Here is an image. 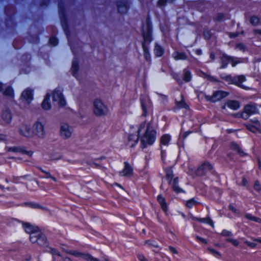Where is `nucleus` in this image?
Returning a JSON list of instances; mask_svg holds the SVG:
<instances>
[{
	"label": "nucleus",
	"instance_id": "nucleus-1",
	"mask_svg": "<svg viewBox=\"0 0 261 261\" xmlns=\"http://www.w3.org/2000/svg\"><path fill=\"white\" fill-rule=\"evenodd\" d=\"M141 32L143 37L142 47L143 50L144 57L147 61H151V55L146 43L149 44L153 40V24L150 16L148 14L145 22H142Z\"/></svg>",
	"mask_w": 261,
	"mask_h": 261
},
{
	"label": "nucleus",
	"instance_id": "nucleus-2",
	"mask_svg": "<svg viewBox=\"0 0 261 261\" xmlns=\"http://www.w3.org/2000/svg\"><path fill=\"white\" fill-rule=\"evenodd\" d=\"M19 134L26 137H32L35 136L38 138H43L45 136L44 125L39 120L36 121L32 128L30 125L22 124L19 128Z\"/></svg>",
	"mask_w": 261,
	"mask_h": 261
},
{
	"label": "nucleus",
	"instance_id": "nucleus-3",
	"mask_svg": "<svg viewBox=\"0 0 261 261\" xmlns=\"http://www.w3.org/2000/svg\"><path fill=\"white\" fill-rule=\"evenodd\" d=\"M29 240L33 244L36 243L42 248L44 252L50 253L53 256L55 255L60 256V253L57 249L49 246V242L46 235L42 232L41 230L35 236H31V237H29Z\"/></svg>",
	"mask_w": 261,
	"mask_h": 261
},
{
	"label": "nucleus",
	"instance_id": "nucleus-4",
	"mask_svg": "<svg viewBox=\"0 0 261 261\" xmlns=\"http://www.w3.org/2000/svg\"><path fill=\"white\" fill-rule=\"evenodd\" d=\"M157 131L151 124V122L147 123L145 132L140 138V147L144 149L148 146L153 145L156 141Z\"/></svg>",
	"mask_w": 261,
	"mask_h": 261
},
{
	"label": "nucleus",
	"instance_id": "nucleus-5",
	"mask_svg": "<svg viewBox=\"0 0 261 261\" xmlns=\"http://www.w3.org/2000/svg\"><path fill=\"white\" fill-rule=\"evenodd\" d=\"M4 12L7 17L5 23L6 29L11 34L15 32L17 23L15 21L16 13L15 7L13 5H8L4 7Z\"/></svg>",
	"mask_w": 261,
	"mask_h": 261
},
{
	"label": "nucleus",
	"instance_id": "nucleus-6",
	"mask_svg": "<svg viewBox=\"0 0 261 261\" xmlns=\"http://www.w3.org/2000/svg\"><path fill=\"white\" fill-rule=\"evenodd\" d=\"M165 178L169 185L171 186L173 192L176 194L186 193V191L179 185V177H174L172 166H168L164 168Z\"/></svg>",
	"mask_w": 261,
	"mask_h": 261
},
{
	"label": "nucleus",
	"instance_id": "nucleus-7",
	"mask_svg": "<svg viewBox=\"0 0 261 261\" xmlns=\"http://www.w3.org/2000/svg\"><path fill=\"white\" fill-rule=\"evenodd\" d=\"M145 124L146 121H143L139 125H131L130 126V133L127 137V144L130 148H134L140 140L141 132L145 127Z\"/></svg>",
	"mask_w": 261,
	"mask_h": 261
},
{
	"label": "nucleus",
	"instance_id": "nucleus-8",
	"mask_svg": "<svg viewBox=\"0 0 261 261\" xmlns=\"http://www.w3.org/2000/svg\"><path fill=\"white\" fill-rule=\"evenodd\" d=\"M58 13L61 26L65 34L68 37L70 35V29L64 0H59L58 2Z\"/></svg>",
	"mask_w": 261,
	"mask_h": 261
},
{
	"label": "nucleus",
	"instance_id": "nucleus-9",
	"mask_svg": "<svg viewBox=\"0 0 261 261\" xmlns=\"http://www.w3.org/2000/svg\"><path fill=\"white\" fill-rule=\"evenodd\" d=\"M229 93L222 90H217L213 92L212 95H206L205 98L207 101L211 103H216L221 101L222 99L227 97Z\"/></svg>",
	"mask_w": 261,
	"mask_h": 261
},
{
	"label": "nucleus",
	"instance_id": "nucleus-10",
	"mask_svg": "<svg viewBox=\"0 0 261 261\" xmlns=\"http://www.w3.org/2000/svg\"><path fill=\"white\" fill-rule=\"evenodd\" d=\"M108 112V107L98 98L94 100L93 102V113L96 116H105Z\"/></svg>",
	"mask_w": 261,
	"mask_h": 261
},
{
	"label": "nucleus",
	"instance_id": "nucleus-11",
	"mask_svg": "<svg viewBox=\"0 0 261 261\" xmlns=\"http://www.w3.org/2000/svg\"><path fill=\"white\" fill-rule=\"evenodd\" d=\"M116 5L118 13L122 15H126L130 8L128 0H117L116 2Z\"/></svg>",
	"mask_w": 261,
	"mask_h": 261
},
{
	"label": "nucleus",
	"instance_id": "nucleus-12",
	"mask_svg": "<svg viewBox=\"0 0 261 261\" xmlns=\"http://www.w3.org/2000/svg\"><path fill=\"white\" fill-rule=\"evenodd\" d=\"M22 224V227L25 233L30 234L29 237L31 236H35L38 232L40 231V227L35 225H33L30 222L20 221Z\"/></svg>",
	"mask_w": 261,
	"mask_h": 261
},
{
	"label": "nucleus",
	"instance_id": "nucleus-13",
	"mask_svg": "<svg viewBox=\"0 0 261 261\" xmlns=\"http://www.w3.org/2000/svg\"><path fill=\"white\" fill-rule=\"evenodd\" d=\"M243 110L247 119H248L251 116L259 113V111L257 107V104L254 102H250L245 105Z\"/></svg>",
	"mask_w": 261,
	"mask_h": 261
},
{
	"label": "nucleus",
	"instance_id": "nucleus-14",
	"mask_svg": "<svg viewBox=\"0 0 261 261\" xmlns=\"http://www.w3.org/2000/svg\"><path fill=\"white\" fill-rule=\"evenodd\" d=\"M213 169V165L208 161L202 162L197 168L196 173L198 176H203L206 175L208 171L212 170Z\"/></svg>",
	"mask_w": 261,
	"mask_h": 261
},
{
	"label": "nucleus",
	"instance_id": "nucleus-15",
	"mask_svg": "<svg viewBox=\"0 0 261 261\" xmlns=\"http://www.w3.org/2000/svg\"><path fill=\"white\" fill-rule=\"evenodd\" d=\"M141 108L142 110V116L146 117L148 115V110L152 109V103L149 99L147 101L143 97L140 98Z\"/></svg>",
	"mask_w": 261,
	"mask_h": 261
},
{
	"label": "nucleus",
	"instance_id": "nucleus-16",
	"mask_svg": "<svg viewBox=\"0 0 261 261\" xmlns=\"http://www.w3.org/2000/svg\"><path fill=\"white\" fill-rule=\"evenodd\" d=\"M183 75L182 79L179 77L178 75H176L174 78L176 80L178 84L181 83L182 80L185 83H189L191 81L192 79V74L190 69L188 68H185L183 69Z\"/></svg>",
	"mask_w": 261,
	"mask_h": 261
},
{
	"label": "nucleus",
	"instance_id": "nucleus-17",
	"mask_svg": "<svg viewBox=\"0 0 261 261\" xmlns=\"http://www.w3.org/2000/svg\"><path fill=\"white\" fill-rule=\"evenodd\" d=\"M134 170L128 162H124V168L119 172V175L125 177H130L133 175Z\"/></svg>",
	"mask_w": 261,
	"mask_h": 261
},
{
	"label": "nucleus",
	"instance_id": "nucleus-18",
	"mask_svg": "<svg viewBox=\"0 0 261 261\" xmlns=\"http://www.w3.org/2000/svg\"><path fill=\"white\" fill-rule=\"evenodd\" d=\"M60 136L64 139L69 138L72 135V132L69 128V125L66 123H62L60 130Z\"/></svg>",
	"mask_w": 261,
	"mask_h": 261
},
{
	"label": "nucleus",
	"instance_id": "nucleus-19",
	"mask_svg": "<svg viewBox=\"0 0 261 261\" xmlns=\"http://www.w3.org/2000/svg\"><path fill=\"white\" fill-rule=\"evenodd\" d=\"M229 148L231 150L234 151L241 157L246 156L248 155V154L245 152L241 148L240 145L234 141L230 142Z\"/></svg>",
	"mask_w": 261,
	"mask_h": 261
},
{
	"label": "nucleus",
	"instance_id": "nucleus-20",
	"mask_svg": "<svg viewBox=\"0 0 261 261\" xmlns=\"http://www.w3.org/2000/svg\"><path fill=\"white\" fill-rule=\"evenodd\" d=\"M21 97L28 103H30L34 99V90L30 88H27L22 92Z\"/></svg>",
	"mask_w": 261,
	"mask_h": 261
},
{
	"label": "nucleus",
	"instance_id": "nucleus-21",
	"mask_svg": "<svg viewBox=\"0 0 261 261\" xmlns=\"http://www.w3.org/2000/svg\"><path fill=\"white\" fill-rule=\"evenodd\" d=\"M246 77L244 75L234 76L232 84L234 85L243 89L247 90V87L243 85V83L246 81Z\"/></svg>",
	"mask_w": 261,
	"mask_h": 261
},
{
	"label": "nucleus",
	"instance_id": "nucleus-22",
	"mask_svg": "<svg viewBox=\"0 0 261 261\" xmlns=\"http://www.w3.org/2000/svg\"><path fill=\"white\" fill-rule=\"evenodd\" d=\"M190 218L193 221H196L201 223L208 224L212 227H214V222L209 216L202 218L195 217L192 214H191Z\"/></svg>",
	"mask_w": 261,
	"mask_h": 261
},
{
	"label": "nucleus",
	"instance_id": "nucleus-23",
	"mask_svg": "<svg viewBox=\"0 0 261 261\" xmlns=\"http://www.w3.org/2000/svg\"><path fill=\"white\" fill-rule=\"evenodd\" d=\"M156 200L160 204L162 210L166 214L168 211V206L165 198L161 194H160L157 196Z\"/></svg>",
	"mask_w": 261,
	"mask_h": 261
},
{
	"label": "nucleus",
	"instance_id": "nucleus-24",
	"mask_svg": "<svg viewBox=\"0 0 261 261\" xmlns=\"http://www.w3.org/2000/svg\"><path fill=\"white\" fill-rule=\"evenodd\" d=\"M80 70V65L78 59L76 57H74L72 62V65L71 70L72 72V75L77 77Z\"/></svg>",
	"mask_w": 261,
	"mask_h": 261
},
{
	"label": "nucleus",
	"instance_id": "nucleus-25",
	"mask_svg": "<svg viewBox=\"0 0 261 261\" xmlns=\"http://www.w3.org/2000/svg\"><path fill=\"white\" fill-rule=\"evenodd\" d=\"M231 59V56H228L225 53L223 54L220 57V69L226 68L227 67L228 64L230 63V60Z\"/></svg>",
	"mask_w": 261,
	"mask_h": 261
},
{
	"label": "nucleus",
	"instance_id": "nucleus-26",
	"mask_svg": "<svg viewBox=\"0 0 261 261\" xmlns=\"http://www.w3.org/2000/svg\"><path fill=\"white\" fill-rule=\"evenodd\" d=\"M1 116L3 120L6 124H9L11 123L12 119V115L9 108L3 111Z\"/></svg>",
	"mask_w": 261,
	"mask_h": 261
},
{
	"label": "nucleus",
	"instance_id": "nucleus-27",
	"mask_svg": "<svg viewBox=\"0 0 261 261\" xmlns=\"http://www.w3.org/2000/svg\"><path fill=\"white\" fill-rule=\"evenodd\" d=\"M171 141V136L170 134H163L160 139V147L162 148L163 146H168Z\"/></svg>",
	"mask_w": 261,
	"mask_h": 261
},
{
	"label": "nucleus",
	"instance_id": "nucleus-28",
	"mask_svg": "<svg viewBox=\"0 0 261 261\" xmlns=\"http://www.w3.org/2000/svg\"><path fill=\"white\" fill-rule=\"evenodd\" d=\"M43 32V30H40L38 34H30L28 37L29 41L33 44H38L40 41V35Z\"/></svg>",
	"mask_w": 261,
	"mask_h": 261
},
{
	"label": "nucleus",
	"instance_id": "nucleus-29",
	"mask_svg": "<svg viewBox=\"0 0 261 261\" xmlns=\"http://www.w3.org/2000/svg\"><path fill=\"white\" fill-rule=\"evenodd\" d=\"M181 100L180 101H177L175 100V104L176 107L178 109H185L186 110L189 109L190 107L189 105L186 103L184 96L182 94H180Z\"/></svg>",
	"mask_w": 261,
	"mask_h": 261
},
{
	"label": "nucleus",
	"instance_id": "nucleus-30",
	"mask_svg": "<svg viewBox=\"0 0 261 261\" xmlns=\"http://www.w3.org/2000/svg\"><path fill=\"white\" fill-rule=\"evenodd\" d=\"M24 44V39L22 37L19 36L15 38L13 42V47L17 50L21 48Z\"/></svg>",
	"mask_w": 261,
	"mask_h": 261
},
{
	"label": "nucleus",
	"instance_id": "nucleus-31",
	"mask_svg": "<svg viewBox=\"0 0 261 261\" xmlns=\"http://www.w3.org/2000/svg\"><path fill=\"white\" fill-rule=\"evenodd\" d=\"M226 106L231 110L236 111L240 108V103L236 100H228L226 102Z\"/></svg>",
	"mask_w": 261,
	"mask_h": 261
},
{
	"label": "nucleus",
	"instance_id": "nucleus-32",
	"mask_svg": "<svg viewBox=\"0 0 261 261\" xmlns=\"http://www.w3.org/2000/svg\"><path fill=\"white\" fill-rule=\"evenodd\" d=\"M50 95L47 93L42 102L41 106L43 109L49 110L51 109V105L50 102Z\"/></svg>",
	"mask_w": 261,
	"mask_h": 261
},
{
	"label": "nucleus",
	"instance_id": "nucleus-33",
	"mask_svg": "<svg viewBox=\"0 0 261 261\" xmlns=\"http://www.w3.org/2000/svg\"><path fill=\"white\" fill-rule=\"evenodd\" d=\"M244 125L247 130L253 133H255L256 132L261 133V126L255 125L248 122L245 123Z\"/></svg>",
	"mask_w": 261,
	"mask_h": 261
},
{
	"label": "nucleus",
	"instance_id": "nucleus-34",
	"mask_svg": "<svg viewBox=\"0 0 261 261\" xmlns=\"http://www.w3.org/2000/svg\"><path fill=\"white\" fill-rule=\"evenodd\" d=\"M173 57L175 60H187L188 59V56L184 52L175 51L173 54Z\"/></svg>",
	"mask_w": 261,
	"mask_h": 261
},
{
	"label": "nucleus",
	"instance_id": "nucleus-35",
	"mask_svg": "<svg viewBox=\"0 0 261 261\" xmlns=\"http://www.w3.org/2000/svg\"><path fill=\"white\" fill-rule=\"evenodd\" d=\"M63 251L67 254L71 255L74 257L82 258L84 255V253L80 252L76 250H71V249H63Z\"/></svg>",
	"mask_w": 261,
	"mask_h": 261
},
{
	"label": "nucleus",
	"instance_id": "nucleus-36",
	"mask_svg": "<svg viewBox=\"0 0 261 261\" xmlns=\"http://www.w3.org/2000/svg\"><path fill=\"white\" fill-rule=\"evenodd\" d=\"M165 53L164 48L160 44L155 43L154 49V53L156 57H161Z\"/></svg>",
	"mask_w": 261,
	"mask_h": 261
},
{
	"label": "nucleus",
	"instance_id": "nucleus-37",
	"mask_svg": "<svg viewBox=\"0 0 261 261\" xmlns=\"http://www.w3.org/2000/svg\"><path fill=\"white\" fill-rule=\"evenodd\" d=\"M32 59L31 55L30 53H25L21 56V61L24 65H28L30 64Z\"/></svg>",
	"mask_w": 261,
	"mask_h": 261
},
{
	"label": "nucleus",
	"instance_id": "nucleus-38",
	"mask_svg": "<svg viewBox=\"0 0 261 261\" xmlns=\"http://www.w3.org/2000/svg\"><path fill=\"white\" fill-rule=\"evenodd\" d=\"M64 96L62 92L59 90H55L52 93V99L54 102L58 101Z\"/></svg>",
	"mask_w": 261,
	"mask_h": 261
},
{
	"label": "nucleus",
	"instance_id": "nucleus-39",
	"mask_svg": "<svg viewBox=\"0 0 261 261\" xmlns=\"http://www.w3.org/2000/svg\"><path fill=\"white\" fill-rule=\"evenodd\" d=\"M176 0H158L156 3L157 6L163 9L167 6L168 3L174 4Z\"/></svg>",
	"mask_w": 261,
	"mask_h": 261
},
{
	"label": "nucleus",
	"instance_id": "nucleus-40",
	"mask_svg": "<svg viewBox=\"0 0 261 261\" xmlns=\"http://www.w3.org/2000/svg\"><path fill=\"white\" fill-rule=\"evenodd\" d=\"M37 168L40 172L44 174V178L46 179H51L55 182L57 181V178L52 176L49 172L44 170L41 167H37Z\"/></svg>",
	"mask_w": 261,
	"mask_h": 261
},
{
	"label": "nucleus",
	"instance_id": "nucleus-41",
	"mask_svg": "<svg viewBox=\"0 0 261 261\" xmlns=\"http://www.w3.org/2000/svg\"><path fill=\"white\" fill-rule=\"evenodd\" d=\"M4 95L9 96L12 98L14 97V92L13 88L11 86H8L5 90L2 91Z\"/></svg>",
	"mask_w": 261,
	"mask_h": 261
},
{
	"label": "nucleus",
	"instance_id": "nucleus-42",
	"mask_svg": "<svg viewBox=\"0 0 261 261\" xmlns=\"http://www.w3.org/2000/svg\"><path fill=\"white\" fill-rule=\"evenodd\" d=\"M24 204L27 206L34 209H44V207L43 206L35 202H25Z\"/></svg>",
	"mask_w": 261,
	"mask_h": 261
},
{
	"label": "nucleus",
	"instance_id": "nucleus-43",
	"mask_svg": "<svg viewBox=\"0 0 261 261\" xmlns=\"http://www.w3.org/2000/svg\"><path fill=\"white\" fill-rule=\"evenodd\" d=\"M199 202L194 198H192L186 201L185 206L189 208H192L194 206L197 205Z\"/></svg>",
	"mask_w": 261,
	"mask_h": 261
},
{
	"label": "nucleus",
	"instance_id": "nucleus-44",
	"mask_svg": "<svg viewBox=\"0 0 261 261\" xmlns=\"http://www.w3.org/2000/svg\"><path fill=\"white\" fill-rule=\"evenodd\" d=\"M59 43V40L56 35H52L49 37L48 42L49 45L55 47L57 46Z\"/></svg>",
	"mask_w": 261,
	"mask_h": 261
},
{
	"label": "nucleus",
	"instance_id": "nucleus-45",
	"mask_svg": "<svg viewBox=\"0 0 261 261\" xmlns=\"http://www.w3.org/2000/svg\"><path fill=\"white\" fill-rule=\"evenodd\" d=\"M213 35L211 30L208 28H205L203 31V36L204 39L207 40L210 39Z\"/></svg>",
	"mask_w": 261,
	"mask_h": 261
},
{
	"label": "nucleus",
	"instance_id": "nucleus-46",
	"mask_svg": "<svg viewBox=\"0 0 261 261\" xmlns=\"http://www.w3.org/2000/svg\"><path fill=\"white\" fill-rule=\"evenodd\" d=\"M245 217L247 219L254 221L258 223H261V218L254 216L250 213H247L245 215Z\"/></svg>",
	"mask_w": 261,
	"mask_h": 261
},
{
	"label": "nucleus",
	"instance_id": "nucleus-47",
	"mask_svg": "<svg viewBox=\"0 0 261 261\" xmlns=\"http://www.w3.org/2000/svg\"><path fill=\"white\" fill-rule=\"evenodd\" d=\"M249 21L252 25L257 26L259 24L260 19L259 17L256 15H252L250 17Z\"/></svg>",
	"mask_w": 261,
	"mask_h": 261
},
{
	"label": "nucleus",
	"instance_id": "nucleus-48",
	"mask_svg": "<svg viewBox=\"0 0 261 261\" xmlns=\"http://www.w3.org/2000/svg\"><path fill=\"white\" fill-rule=\"evenodd\" d=\"M83 258L86 261H98V258L94 257L90 253H84Z\"/></svg>",
	"mask_w": 261,
	"mask_h": 261
},
{
	"label": "nucleus",
	"instance_id": "nucleus-49",
	"mask_svg": "<svg viewBox=\"0 0 261 261\" xmlns=\"http://www.w3.org/2000/svg\"><path fill=\"white\" fill-rule=\"evenodd\" d=\"M145 244L149 245V246H152L154 248H159V246L158 243L154 240H148L145 241Z\"/></svg>",
	"mask_w": 261,
	"mask_h": 261
},
{
	"label": "nucleus",
	"instance_id": "nucleus-50",
	"mask_svg": "<svg viewBox=\"0 0 261 261\" xmlns=\"http://www.w3.org/2000/svg\"><path fill=\"white\" fill-rule=\"evenodd\" d=\"M207 249L208 252L214 256L220 257L221 256L220 252L214 248L207 247Z\"/></svg>",
	"mask_w": 261,
	"mask_h": 261
},
{
	"label": "nucleus",
	"instance_id": "nucleus-51",
	"mask_svg": "<svg viewBox=\"0 0 261 261\" xmlns=\"http://www.w3.org/2000/svg\"><path fill=\"white\" fill-rule=\"evenodd\" d=\"M253 189L257 193H261V185L258 180L254 181Z\"/></svg>",
	"mask_w": 261,
	"mask_h": 261
},
{
	"label": "nucleus",
	"instance_id": "nucleus-52",
	"mask_svg": "<svg viewBox=\"0 0 261 261\" xmlns=\"http://www.w3.org/2000/svg\"><path fill=\"white\" fill-rule=\"evenodd\" d=\"M233 116L236 118H242L244 120H247L245 115L244 113L243 110L241 112H239L238 113H234L233 115Z\"/></svg>",
	"mask_w": 261,
	"mask_h": 261
},
{
	"label": "nucleus",
	"instance_id": "nucleus-53",
	"mask_svg": "<svg viewBox=\"0 0 261 261\" xmlns=\"http://www.w3.org/2000/svg\"><path fill=\"white\" fill-rule=\"evenodd\" d=\"M51 3V0H40L39 5L41 8L48 7Z\"/></svg>",
	"mask_w": 261,
	"mask_h": 261
},
{
	"label": "nucleus",
	"instance_id": "nucleus-54",
	"mask_svg": "<svg viewBox=\"0 0 261 261\" xmlns=\"http://www.w3.org/2000/svg\"><path fill=\"white\" fill-rule=\"evenodd\" d=\"M19 152L23 154H27L30 156L32 155L33 152L32 151L27 150L24 147H20Z\"/></svg>",
	"mask_w": 261,
	"mask_h": 261
},
{
	"label": "nucleus",
	"instance_id": "nucleus-55",
	"mask_svg": "<svg viewBox=\"0 0 261 261\" xmlns=\"http://www.w3.org/2000/svg\"><path fill=\"white\" fill-rule=\"evenodd\" d=\"M225 241L227 242L232 244L235 247H237L239 245V242L237 239H234L233 238H229L226 239Z\"/></svg>",
	"mask_w": 261,
	"mask_h": 261
},
{
	"label": "nucleus",
	"instance_id": "nucleus-56",
	"mask_svg": "<svg viewBox=\"0 0 261 261\" xmlns=\"http://www.w3.org/2000/svg\"><path fill=\"white\" fill-rule=\"evenodd\" d=\"M225 17V15L223 13H219L216 17L214 18V21L219 22L222 21Z\"/></svg>",
	"mask_w": 261,
	"mask_h": 261
},
{
	"label": "nucleus",
	"instance_id": "nucleus-57",
	"mask_svg": "<svg viewBox=\"0 0 261 261\" xmlns=\"http://www.w3.org/2000/svg\"><path fill=\"white\" fill-rule=\"evenodd\" d=\"M236 48L243 51H245L246 50V45L242 42L237 43L236 45Z\"/></svg>",
	"mask_w": 261,
	"mask_h": 261
},
{
	"label": "nucleus",
	"instance_id": "nucleus-58",
	"mask_svg": "<svg viewBox=\"0 0 261 261\" xmlns=\"http://www.w3.org/2000/svg\"><path fill=\"white\" fill-rule=\"evenodd\" d=\"M234 76H232L231 75H226L222 79L228 83V84H232Z\"/></svg>",
	"mask_w": 261,
	"mask_h": 261
},
{
	"label": "nucleus",
	"instance_id": "nucleus-59",
	"mask_svg": "<svg viewBox=\"0 0 261 261\" xmlns=\"http://www.w3.org/2000/svg\"><path fill=\"white\" fill-rule=\"evenodd\" d=\"M195 240L198 242V243H203L204 244H207V240L204 239V238H203L200 236H196L195 237Z\"/></svg>",
	"mask_w": 261,
	"mask_h": 261
},
{
	"label": "nucleus",
	"instance_id": "nucleus-60",
	"mask_svg": "<svg viewBox=\"0 0 261 261\" xmlns=\"http://www.w3.org/2000/svg\"><path fill=\"white\" fill-rule=\"evenodd\" d=\"M221 235L223 237H231L232 236V233L230 231L224 229L221 231Z\"/></svg>",
	"mask_w": 261,
	"mask_h": 261
},
{
	"label": "nucleus",
	"instance_id": "nucleus-61",
	"mask_svg": "<svg viewBox=\"0 0 261 261\" xmlns=\"http://www.w3.org/2000/svg\"><path fill=\"white\" fill-rule=\"evenodd\" d=\"M249 122L252 123L253 124H254L255 125L261 126V124H260V121L256 117H254V118H253L252 119H250L249 120Z\"/></svg>",
	"mask_w": 261,
	"mask_h": 261
},
{
	"label": "nucleus",
	"instance_id": "nucleus-62",
	"mask_svg": "<svg viewBox=\"0 0 261 261\" xmlns=\"http://www.w3.org/2000/svg\"><path fill=\"white\" fill-rule=\"evenodd\" d=\"M228 209L234 214H239V211L232 204H229L228 205Z\"/></svg>",
	"mask_w": 261,
	"mask_h": 261
},
{
	"label": "nucleus",
	"instance_id": "nucleus-63",
	"mask_svg": "<svg viewBox=\"0 0 261 261\" xmlns=\"http://www.w3.org/2000/svg\"><path fill=\"white\" fill-rule=\"evenodd\" d=\"M244 244L251 248H255L256 247L257 244L254 242H251L249 241L246 240L244 241Z\"/></svg>",
	"mask_w": 261,
	"mask_h": 261
},
{
	"label": "nucleus",
	"instance_id": "nucleus-64",
	"mask_svg": "<svg viewBox=\"0 0 261 261\" xmlns=\"http://www.w3.org/2000/svg\"><path fill=\"white\" fill-rule=\"evenodd\" d=\"M168 250L173 255L177 254L178 253L177 250L172 246H169Z\"/></svg>",
	"mask_w": 261,
	"mask_h": 261
}]
</instances>
